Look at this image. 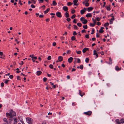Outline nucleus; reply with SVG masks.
<instances>
[{
	"label": "nucleus",
	"mask_w": 124,
	"mask_h": 124,
	"mask_svg": "<svg viewBox=\"0 0 124 124\" xmlns=\"http://www.w3.org/2000/svg\"><path fill=\"white\" fill-rule=\"evenodd\" d=\"M46 80H47V78H43V80L45 82H46Z\"/></svg>",
	"instance_id": "nucleus-52"
},
{
	"label": "nucleus",
	"mask_w": 124,
	"mask_h": 124,
	"mask_svg": "<svg viewBox=\"0 0 124 124\" xmlns=\"http://www.w3.org/2000/svg\"><path fill=\"white\" fill-rule=\"evenodd\" d=\"M104 31L102 30H101V29L99 30V32L100 33H102Z\"/></svg>",
	"instance_id": "nucleus-36"
},
{
	"label": "nucleus",
	"mask_w": 124,
	"mask_h": 124,
	"mask_svg": "<svg viewBox=\"0 0 124 124\" xmlns=\"http://www.w3.org/2000/svg\"><path fill=\"white\" fill-rule=\"evenodd\" d=\"M75 38L74 36H72L71 37V39L72 40H74L75 39Z\"/></svg>",
	"instance_id": "nucleus-42"
},
{
	"label": "nucleus",
	"mask_w": 124,
	"mask_h": 124,
	"mask_svg": "<svg viewBox=\"0 0 124 124\" xmlns=\"http://www.w3.org/2000/svg\"><path fill=\"white\" fill-rule=\"evenodd\" d=\"M31 7L32 8H35V6L34 5L32 4L31 5Z\"/></svg>",
	"instance_id": "nucleus-45"
},
{
	"label": "nucleus",
	"mask_w": 124,
	"mask_h": 124,
	"mask_svg": "<svg viewBox=\"0 0 124 124\" xmlns=\"http://www.w3.org/2000/svg\"><path fill=\"white\" fill-rule=\"evenodd\" d=\"M99 35L98 34V33L97 32L96 33V37L97 38H98L99 37Z\"/></svg>",
	"instance_id": "nucleus-58"
},
{
	"label": "nucleus",
	"mask_w": 124,
	"mask_h": 124,
	"mask_svg": "<svg viewBox=\"0 0 124 124\" xmlns=\"http://www.w3.org/2000/svg\"><path fill=\"white\" fill-rule=\"evenodd\" d=\"M43 17V16L42 15H40L39 16V17L40 18H42Z\"/></svg>",
	"instance_id": "nucleus-63"
},
{
	"label": "nucleus",
	"mask_w": 124,
	"mask_h": 124,
	"mask_svg": "<svg viewBox=\"0 0 124 124\" xmlns=\"http://www.w3.org/2000/svg\"><path fill=\"white\" fill-rule=\"evenodd\" d=\"M73 60V58L72 57H70L68 59V61L69 63H70L72 62Z\"/></svg>",
	"instance_id": "nucleus-7"
},
{
	"label": "nucleus",
	"mask_w": 124,
	"mask_h": 124,
	"mask_svg": "<svg viewBox=\"0 0 124 124\" xmlns=\"http://www.w3.org/2000/svg\"><path fill=\"white\" fill-rule=\"evenodd\" d=\"M89 50V49L88 48H84L82 50V52L83 53H85L87 51H88Z\"/></svg>",
	"instance_id": "nucleus-6"
},
{
	"label": "nucleus",
	"mask_w": 124,
	"mask_h": 124,
	"mask_svg": "<svg viewBox=\"0 0 124 124\" xmlns=\"http://www.w3.org/2000/svg\"><path fill=\"white\" fill-rule=\"evenodd\" d=\"M85 16L87 17H92V15L91 13H88Z\"/></svg>",
	"instance_id": "nucleus-12"
},
{
	"label": "nucleus",
	"mask_w": 124,
	"mask_h": 124,
	"mask_svg": "<svg viewBox=\"0 0 124 124\" xmlns=\"http://www.w3.org/2000/svg\"><path fill=\"white\" fill-rule=\"evenodd\" d=\"M53 4L54 6H56L57 4V3L55 1H53Z\"/></svg>",
	"instance_id": "nucleus-23"
},
{
	"label": "nucleus",
	"mask_w": 124,
	"mask_h": 124,
	"mask_svg": "<svg viewBox=\"0 0 124 124\" xmlns=\"http://www.w3.org/2000/svg\"><path fill=\"white\" fill-rule=\"evenodd\" d=\"M85 10L84 9H82L80 11V13L81 14L83 15L85 12Z\"/></svg>",
	"instance_id": "nucleus-18"
},
{
	"label": "nucleus",
	"mask_w": 124,
	"mask_h": 124,
	"mask_svg": "<svg viewBox=\"0 0 124 124\" xmlns=\"http://www.w3.org/2000/svg\"><path fill=\"white\" fill-rule=\"evenodd\" d=\"M113 22L111 20H110L109 23L110 24H111L113 23Z\"/></svg>",
	"instance_id": "nucleus-64"
},
{
	"label": "nucleus",
	"mask_w": 124,
	"mask_h": 124,
	"mask_svg": "<svg viewBox=\"0 0 124 124\" xmlns=\"http://www.w3.org/2000/svg\"><path fill=\"white\" fill-rule=\"evenodd\" d=\"M79 94L81 96V97H82L83 96V95H82V91L81 90H79Z\"/></svg>",
	"instance_id": "nucleus-21"
},
{
	"label": "nucleus",
	"mask_w": 124,
	"mask_h": 124,
	"mask_svg": "<svg viewBox=\"0 0 124 124\" xmlns=\"http://www.w3.org/2000/svg\"><path fill=\"white\" fill-rule=\"evenodd\" d=\"M85 37L87 38L88 39L89 37V35H86L85 36Z\"/></svg>",
	"instance_id": "nucleus-47"
},
{
	"label": "nucleus",
	"mask_w": 124,
	"mask_h": 124,
	"mask_svg": "<svg viewBox=\"0 0 124 124\" xmlns=\"http://www.w3.org/2000/svg\"><path fill=\"white\" fill-rule=\"evenodd\" d=\"M76 20H77L76 19H75L73 21V23H77V22L76 21Z\"/></svg>",
	"instance_id": "nucleus-56"
},
{
	"label": "nucleus",
	"mask_w": 124,
	"mask_h": 124,
	"mask_svg": "<svg viewBox=\"0 0 124 124\" xmlns=\"http://www.w3.org/2000/svg\"><path fill=\"white\" fill-rule=\"evenodd\" d=\"M13 75H11L9 76V78H11L12 79L13 78Z\"/></svg>",
	"instance_id": "nucleus-53"
},
{
	"label": "nucleus",
	"mask_w": 124,
	"mask_h": 124,
	"mask_svg": "<svg viewBox=\"0 0 124 124\" xmlns=\"http://www.w3.org/2000/svg\"><path fill=\"white\" fill-rule=\"evenodd\" d=\"M109 62H108V64H112V60L111 58H109Z\"/></svg>",
	"instance_id": "nucleus-19"
},
{
	"label": "nucleus",
	"mask_w": 124,
	"mask_h": 124,
	"mask_svg": "<svg viewBox=\"0 0 124 124\" xmlns=\"http://www.w3.org/2000/svg\"><path fill=\"white\" fill-rule=\"evenodd\" d=\"M4 85V84L2 82L1 84V87H3Z\"/></svg>",
	"instance_id": "nucleus-50"
},
{
	"label": "nucleus",
	"mask_w": 124,
	"mask_h": 124,
	"mask_svg": "<svg viewBox=\"0 0 124 124\" xmlns=\"http://www.w3.org/2000/svg\"><path fill=\"white\" fill-rule=\"evenodd\" d=\"M9 80H6L4 81V83L6 84H7L8 82L9 81Z\"/></svg>",
	"instance_id": "nucleus-25"
},
{
	"label": "nucleus",
	"mask_w": 124,
	"mask_h": 124,
	"mask_svg": "<svg viewBox=\"0 0 124 124\" xmlns=\"http://www.w3.org/2000/svg\"><path fill=\"white\" fill-rule=\"evenodd\" d=\"M95 25V24L94 23H91L90 24V25L91 27H93Z\"/></svg>",
	"instance_id": "nucleus-33"
},
{
	"label": "nucleus",
	"mask_w": 124,
	"mask_h": 124,
	"mask_svg": "<svg viewBox=\"0 0 124 124\" xmlns=\"http://www.w3.org/2000/svg\"><path fill=\"white\" fill-rule=\"evenodd\" d=\"M120 121L121 123H124V119L123 118H122L120 120Z\"/></svg>",
	"instance_id": "nucleus-24"
},
{
	"label": "nucleus",
	"mask_w": 124,
	"mask_h": 124,
	"mask_svg": "<svg viewBox=\"0 0 124 124\" xmlns=\"http://www.w3.org/2000/svg\"><path fill=\"white\" fill-rule=\"evenodd\" d=\"M94 29H92V31L91 33V34H93L94 33Z\"/></svg>",
	"instance_id": "nucleus-61"
},
{
	"label": "nucleus",
	"mask_w": 124,
	"mask_h": 124,
	"mask_svg": "<svg viewBox=\"0 0 124 124\" xmlns=\"http://www.w3.org/2000/svg\"><path fill=\"white\" fill-rule=\"evenodd\" d=\"M83 65H81L79 67L80 68L81 70L83 69Z\"/></svg>",
	"instance_id": "nucleus-43"
},
{
	"label": "nucleus",
	"mask_w": 124,
	"mask_h": 124,
	"mask_svg": "<svg viewBox=\"0 0 124 124\" xmlns=\"http://www.w3.org/2000/svg\"><path fill=\"white\" fill-rule=\"evenodd\" d=\"M17 79L18 80H21V78L19 76H17Z\"/></svg>",
	"instance_id": "nucleus-40"
},
{
	"label": "nucleus",
	"mask_w": 124,
	"mask_h": 124,
	"mask_svg": "<svg viewBox=\"0 0 124 124\" xmlns=\"http://www.w3.org/2000/svg\"><path fill=\"white\" fill-rule=\"evenodd\" d=\"M77 59L78 60L77 62L80 63L81 61L80 59L79 58H77Z\"/></svg>",
	"instance_id": "nucleus-48"
},
{
	"label": "nucleus",
	"mask_w": 124,
	"mask_h": 124,
	"mask_svg": "<svg viewBox=\"0 0 124 124\" xmlns=\"http://www.w3.org/2000/svg\"><path fill=\"white\" fill-rule=\"evenodd\" d=\"M85 6L87 7L89 6V3L88 2H86L85 3Z\"/></svg>",
	"instance_id": "nucleus-39"
},
{
	"label": "nucleus",
	"mask_w": 124,
	"mask_h": 124,
	"mask_svg": "<svg viewBox=\"0 0 124 124\" xmlns=\"http://www.w3.org/2000/svg\"><path fill=\"white\" fill-rule=\"evenodd\" d=\"M89 59L87 58H86L85 60V62L86 63H88L89 62Z\"/></svg>",
	"instance_id": "nucleus-35"
},
{
	"label": "nucleus",
	"mask_w": 124,
	"mask_h": 124,
	"mask_svg": "<svg viewBox=\"0 0 124 124\" xmlns=\"http://www.w3.org/2000/svg\"><path fill=\"white\" fill-rule=\"evenodd\" d=\"M76 15L75 14H74L72 15L71 17V19H73L75 18L76 17Z\"/></svg>",
	"instance_id": "nucleus-34"
},
{
	"label": "nucleus",
	"mask_w": 124,
	"mask_h": 124,
	"mask_svg": "<svg viewBox=\"0 0 124 124\" xmlns=\"http://www.w3.org/2000/svg\"><path fill=\"white\" fill-rule=\"evenodd\" d=\"M71 51L70 50H69L67 51V53L68 54H69L70 53Z\"/></svg>",
	"instance_id": "nucleus-54"
},
{
	"label": "nucleus",
	"mask_w": 124,
	"mask_h": 124,
	"mask_svg": "<svg viewBox=\"0 0 124 124\" xmlns=\"http://www.w3.org/2000/svg\"><path fill=\"white\" fill-rule=\"evenodd\" d=\"M74 28L75 29H78V27L76 25H74Z\"/></svg>",
	"instance_id": "nucleus-32"
},
{
	"label": "nucleus",
	"mask_w": 124,
	"mask_h": 124,
	"mask_svg": "<svg viewBox=\"0 0 124 124\" xmlns=\"http://www.w3.org/2000/svg\"><path fill=\"white\" fill-rule=\"evenodd\" d=\"M49 67L51 69H53V66L52 64H50L49 65Z\"/></svg>",
	"instance_id": "nucleus-41"
},
{
	"label": "nucleus",
	"mask_w": 124,
	"mask_h": 124,
	"mask_svg": "<svg viewBox=\"0 0 124 124\" xmlns=\"http://www.w3.org/2000/svg\"><path fill=\"white\" fill-rule=\"evenodd\" d=\"M115 69L116 71H118L121 69V68H119L117 66H116L115 67Z\"/></svg>",
	"instance_id": "nucleus-17"
},
{
	"label": "nucleus",
	"mask_w": 124,
	"mask_h": 124,
	"mask_svg": "<svg viewBox=\"0 0 124 124\" xmlns=\"http://www.w3.org/2000/svg\"><path fill=\"white\" fill-rule=\"evenodd\" d=\"M116 121L117 124H121V123L120 122L119 120L116 119Z\"/></svg>",
	"instance_id": "nucleus-16"
},
{
	"label": "nucleus",
	"mask_w": 124,
	"mask_h": 124,
	"mask_svg": "<svg viewBox=\"0 0 124 124\" xmlns=\"http://www.w3.org/2000/svg\"><path fill=\"white\" fill-rule=\"evenodd\" d=\"M63 9L65 11H67L68 10V8L66 6H64L63 7Z\"/></svg>",
	"instance_id": "nucleus-8"
},
{
	"label": "nucleus",
	"mask_w": 124,
	"mask_h": 124,
	"mask_svg": "<svg viewBox=\"0 0 124 124\" xmlns=\"http://www.w3.org/2000/svg\"><path fill=\"white\" fill-rule=\"evenodd\" d=\"M26 120L27 123L29 124H33V119L29 117L26 118Z\"/></svg>",
	"instance_id": "nucleus-2"
},
{
	"label": "nucleus",
	"mask_w": 124,
	"mask_h": 124,
	"mask_svg": "<svg viewBox=\"0 0 124 124\" xmlns=\"http://www.w3.org/2000/svg\"><path fill=\"white\" fill-rule=\"evenodd\" d=\"M85 20L84 17H82L80 18V20L81 21H83L84 20Z\"/></svg>",
	"instance_id": "nucleus-38"
},
{
	"label": "nucleus",
	"mask_w": 124,
	"mask_h": 124,
	"mask_svg": "<svg viewBox=\"0 0 124 124\" xmlns=\"http://www.w3.org/2000/svg\"><path fill=\"white\" fill-rule=\"evenodd\" d=\"M6 114L7 117L9 118V120L11 122L12 121L14 117L16 115V112L12 110H10L9 113H7Z\"/></svg>",
	"instance_id": "nucleus-1"
},
{
	"label": "nucleus",
	"mask_w": 124,
	"mask_h": 124,
	"mask_svg": "<svg viewBox=\"0 0 124 124\" xmlns=\"http://www.w3.org/2000/svg\"><path fill=\"white\" fill-rule=\"evenodd\" d=\"M94 55H95L96 56V57L95 58H96L98 57V54L97 53H96V51L95 50L93 51V54Z\"/></svg>",
	"instance_id": "nucleus-10"
},
{
	"label": "nucleus",
	"mask_w": 124,
	"mask_h": 124,
	"mask_svg": "<svg viewBox=\"0 0 124 124\" xmlns=\"http://www.w3.org/2000/svg\"><path fill=\"white\" fill-rule=\"evenodd\" d=\"M51 59V57L50 56H49L47 57V59L48 60H50Z\"/></svg>",
	"instance_id": "nucleus-46"
},
{
	"label": "nucleus",
	"mask_w": 124,
	"mask_h": 124,
	"mask_svg": "<svg viewBox=\"0 0 124 124\" xmlns=\"http://www.w3.org/2000/svg\"><path fill=\"white\" fill-rule=\"evenodd\" d=\"M106 9H107L108 10H109V11H110L111 9L109 7H106Z\"/></svg>",
	"instance_id": "nucleus-37"
},
{
	"label": "nucleus",
	"mask_w": 124,
	"mask_h": 124,
	"mask_svg": "<svg viewBox=\"0 0 124 124\" xmlns=\"http://www.w3.org/2000/svg\"><path fill=\"white\" fill-rule=\"evenodd\" d=\"M21 0H19V4H20L21 5H22V4L21 3Z\"/></svg>",
	"instance_id": "nucleus-49"
},
{
	"label": "nucleus",
	"mask_w": 124,
	"mask_h": 124,
	"mask_svg": "<svg viewBox=\"0 0 124 124\" xmlns=\"http://www.w3.org/2000/svg\"><path fill=\"white\" fill-rule=\"evenodd\" d=\"M75 10H72L71 11V13L72 14H73L75 13Z\"/></svg>",
	"instance_id": "nucleus-44"
},
{
	"label": "nucleus",
	"mask_w": 124,
	"mask_h": 124,
	"mask_svg": "<svg viewBox=\"0 0 124 124\" xmlns=\"http://www.w3.org/2000/svg\"><path fill=\"white\" fill-rule=\"evenodd\" d=\"M39 1V3H41L43 2V0H38Z\"/></svg>",
	"instance_id": "nucleus-55"
},
{
	"label": "nucleus",
	"mask_w": 124,
	"mask_h": 124,
	"mask_svg": "<svg viewBox=\"0 0 124 124\" xmlns=\"http://www.w3.org/2000/svg\"><path fill=\"white\" fill-rule=\"evenodd\" d=\"M82 23L83 24H86L87 22V21L86 19H85L83 21H82Z\"/></svg>",
	"instance_id": "nucleus-15"
},
{
	"label": "nucleus",
	"mask_w": 124,
	"mask_h": 124,
	"mask_svg": "<svg viewBox=\"0 0 124 124\" xmlns=\"http://www.w3.org/2000/svg\"><path fill=\"white\" fill-rule=\"evenodd\" d=\"M14 120V124H17V122H18V120L17 119V118H15V117H14L13 119Z\"/></svg>",
	"instance_id": "nucleus-4"
},
{
	"label": "nucleus",
	"mask_w": 124,
	"mask_h": 124,
	"mask_svg": "<svg viewBox=\"0 0 124 124\" xmlns=\"http://www.w3.org/2000/svg\"><path fill=\"white\" fill-rule=\"evenodd\" d=\"M56 16L59 17L61 18L62 17V15L61 13L59 12L56 13Z\"/></svg>",
	"instance_id": "nucleus-5"
},
{
	"label": "nucleus",
	"mask_w": 124,
	"mask_h": 124,
	"mask_svg": "<svg viewBox=\"0 0 124 124\" xmlns=\"http://www.w3.org/2000/svg\"><path fill=\"white\" fill-rule=\"evenodd\" d=\"M50 9L49 8H48L47 10L44 11V13L45 14L47 13L48 11L50 10Z\"/></svg>",
	"instance_id": "nucleus-22"
},
{
	"label": "nucleus",
	"mask_w": 124,
	"mask_h": 124,
	"mask_svg": "<svg viewBox=\"0 0 124 124\" xmlns=\"http://www.w3.org/2000/svg\"><path fill=\"white\" fill-rule=\"evenodd\" d=\"M65 15V16L66 17H69V14L68 13H67V12H66Z\"/></svg>",
	"instance_id": "nucleus-20"
},
{
	"label": "nucleus",
	"mask_w": 124,
	"mask_h": 124,
	"mask_svg": "<svg viewBox=\"0 0 124 124\" xmlns=\"http://www.w3.org/2000/svg\"><path fill=\"white\" fill-rule=\"evenodd\" d=\"M109 24V23L108 22L105 23L104 24V26L105 27H106L108 26Z\"/></svg>",
	"instance_id": "nucleus-31"
},
{
	"label": "nucleus",
	"mask_w": 124,
	"mask_h": 124,
	"mask_svg": "<svg viewBox=\"0 0 124 124\" xmlns=\"http://www.w3.org/2000/svg\"><path fill=\"white\" fill-rule=\"evenodd\" d=\"M77 25L78 26L80 27L82 26V24L81 23H77Z\"/></svg>",
	"instance_id": "nucleus-28"
},
{
	"label": "nucleus",
	"mask_w": 124,
	"mask_h": 124,
	"mask_svg": "<svg viewBox=\"0 0 124 124\" xmlns=\"http://www.w3.org/2000/svg\"><path fill=\"white\" fill-rule=\"evenodd\" d=\"M64 37L63 36H62L60 38V39L62 40H63L64 39Z\"/></svg>",
	"instance_id": "nucleus-60"
},
{
	"label": "nucleus",
	"mask_w": 124,
	"mask_h": 124,
	"mask_svg": "<svg viewBox=\"0 0 124 124\" xmlns=\"http://www.w3.org/2000/svg\"><path fill=\"white\" fill-rule=\"evenodd\" d=\"M92 112L91 111H89L87 112H85L84 113L86 115L90 116L92 114Z\"/></svg>",
	"instance_id": "nucleus-3"
},
{
	"label": "nucleus",
	"mask_w": 124,
	"mask_h": 124,
	"mask_svg": "<svg viewBox=\"0 0 124 124\" xmlns=\"http://www.w3.org/2000/svg\"><path fill=\"white\" fill-rule=\"evenodd\" d=\"M101 24V23L99 22H98L97 23V25H100Z\"/></svg>",
	"instance_id": "nucleus-62"
},
{
	"label": "nucleus",
	"mask_w": 124,
	"mask_h": 124,
	"mask_svg": "<svg viewBox=\"0 0 124 124\" xmlns=\"http://www.w3.org/2000/svg\"><path fill=\"white\" fill-rule=\"evenodd\" d=\"M76 52L77 53V54H80L81 53V51H76Z\"/></svg>",
	"instance_id": "nucleus-27"
},
{
	"label": "nucleus",
	"mask_w": 124,
	"mask_h": 124,
	"mask_svg": "<svg viewBox=\"0 0 124 124\" xmlns=\"http://www.w3.org/2000/svg\"><path fill=\"white\" fill-rule=\"evenodd\" d=\"M3 120L4 121L6 122V123H7V122H8V121H7V119L6 118H4L3 119Z\"/></svg>",
	"instance_id": "nucleus-30"
},
{
	"label": "nucleus",
	"mask_w": 124,
	"mask_h": 124,
	"mask_svg": "<svg viewBox=\"0 0 124 124\" xmlns=\"http://www.w3.org/2000/svg\"><path fill=\"white\" fill-rule=\"evenodd\" d=\"M66 20L68 22H70V21L71 19L70 18H68Z\"/></svg>",
	"instance_id": "nucleus-51"
},
{
	"label": "nucleus",
	"mask_w": 124,
	"mask_h": 124,
	"mask_svg": "<svg viewBox=\"0 0 124 124\" xmlns=\"http://www.w3.org/2000/svg\"><path fill=\"white\" fill-rule=\"evenodd\" d=\"M73 4L71 2H68V3L67 5L68 6H70Z\"/></svg>",
	"instance_id": "nucleus-26"
},
{
	"label": "nucleus",
	"mask_w": 124,
	"mask_h": 124,
	"mask_svg": "<svg viewBox=\"0 0 124 124\" xmlns=\"http://www.w3.org/2000/svg\"><path fill=\"white\" fill-rule=\"evenodd\" d=\"M83 27L85 29H86L87 28V25L83 26Z\"/></svg>",
	"instance_id": "nucleus-29"
},
{
	"label": "nucleus",
	"mask_w": 124,
	"mask_h": 124,
	"mask_svg": "<svg viewBox=\"0 0 124 124\" xmlns=\"http://www.w3.org/2000/svg\"><path fill=\"white\" fill-rule=\"evenodd\" d=\"M77 34V33H76V32L75 31H74L73 32V35H76Z\"/></svg>",
	"instance_id": "nucleus-59"
},
{
	"label": "nucleus",
	"mask_w": 124,
	"mask_h": 124,
	"mask_svg": "<svg viewBox=\"0 0 124 124\" xmlns=\"http://www.w3.org/2000/svg\"><path fill=\"white\" fill-rule=\"evenodd\" d=\"M58 59L60 61H62L63 60V57L62 56H59L58 57Z\"/></svg>",
	"instance_id": "nucleus-13"
},
{
	"label": "nucleus",
	"mask_w": 124,
	"mask_h": 124,
	"mask_svg": "<svg viewBox=\"0 0 124 124\" xmlns=\"http://www.w3.org/2000/svg\"><path fill=\"white\" fill-rule=\"evenodd\" d=\"M42 72L40 71H37L36 73V74L37 75L39 76L41 74Z\"/></svg>",
	"instance_id": "nucleus-11"
},
{
	"label": "nucleus",
	"mask_w": 124,
	"mask_h": 124,
	"mask_svg": "<svg viewBox=\"0 0 124 124\" xmlns=\"http://www.w3.org/2000/svg\"><path fill=\"white\" fill-rule=\"evenodd\" d=\"M78 0H74L73 2L74 5H78V4H77V2L78 1Z\"/></svg>",
	"instance_id": "nucleus-9"
},
{
	"label": "nucleus",
	"mask_w": 124,
	"mask_h": 124,
	"mask_svg": "<svg viewBox=\"0 0 124 124\" xmlns=\"http://www.w3.org/2000/svg\"><path fill=\"white\" fill-rule=\"evenodd\" d=\"M100 19L98 17L96 18V20L97 21H99L100 20Z\"/></svg>",
	"instance_id": "nucleus-57"
},
{
	"label": "nucleus",
	"mask_w": 124,
	"mask_h": 124,
	"mask_svg": "<svg viewBox=\"0 0 124 124\" xmlns=\"http://www.w3.org/2000/svg\"><path fill=\"white\" fill-rule=\"evenodd\" d=\"M93 8L92 7H90L87 8L88 11V12H90L91 11Z\"/></svg>",
	"instance_id": "nucleus-14"
}]
</instances>
